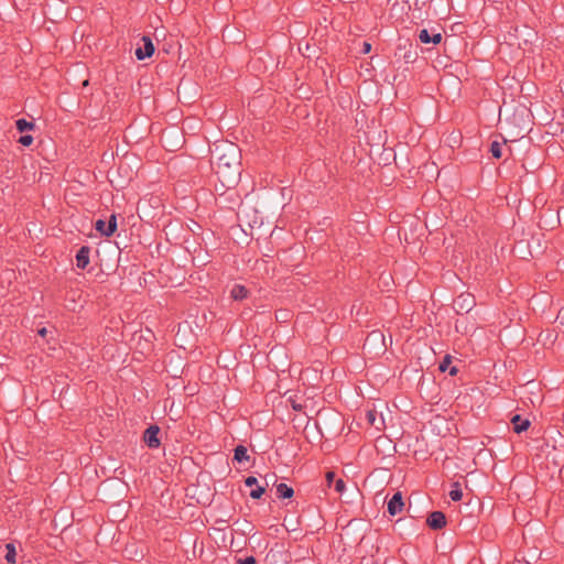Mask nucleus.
<instances>
[{
  "mask_svg": "<svg viewBox=\"0 0 564 564\" xmlns=\"http://www.w3.org/2000/svg\"><path fill=\"white\" fill-rule=\"evenodd\" d=\"M557 221L564 225V207L557 210Z\"/></svg>",
  "mask_w": 564,
  "mask_h": 564,
  "instance_id": "c85d7f7f",
  "label": "nucleus"
},
{
  "mask_svg": "<svg viewBox=\"0 0 564 564\" xmlns=\"http://www.w3.org/2000/svg\"><path fill=\"white\" fill-rule=\"evenodd\" d=\"M371 51V44L368 42H364L361 52L364 54H368Z\"/></svg>",
  "mask_w": 564,
  "mask_h": 564,
  "instance_id": "c756f323",
  "label": "nucleus"
},
{
  "mask_svg": "<svg viewBox=\"0 0 564 564\" xmlns=\"http://www.w3.org/2000/svg\"><path fill=\"white\" fill-rule=\"evenodd\" d=\"M33 137L31 134H23L19 138L18 142L23 147H30L33 143Z\"/></svg>",
  "mask_w": 564,
  "mask_h": 564,
  "instance_id": "b1692460",
  "label": "nucleus"
},
{
  "mask_svg": "<svg viewBox=\"0 0 564 564\" xmlns=\"http://www.w3.org/2000/svg\"><path fill=\"white\" fill-rule=\"evenodd\" d=\"M511 424L513 432L520 434L530 427L531 422L528 419H523L520 414H514L511 417Z\"/></svg>",
  "mask_w": 564,
  "mask_h": 564,
  "instance_id": "f8f14e48",
  "label": "nucleus"
},
{
  "mask_svg": "<svg viewBox=\"0 0 564 564\" xmlns=\"http://www.w3.org/2000/svg\"><path fill=\"white\" fill-rule=\"evenodd\" d=\"M448 369H449L448 373H449V376H452V377L456 376V375H457V372H458L457 367H451V368H448Z\"/></svg>",
  "mask_w": 564,
  "mask_h": 564,
  "instance_id": "7c9ffc66",
  "label": "nucleus"
},
{
  "mask_svg": "<svg viewBox=\"0 0 564 564\" xmlns=\"http://www.w3.org/2000/svg\"><path fill=\"white\" fill-rule=\"evenodd\" d=\"M238 564H256L257 560L254 556H247L245 558H239L237 561Z\"/></svg>",
  "mask_w": 564,
  "mask_h": 564,
  "instance_id": "393cba45",
  "label": "nucleus"
},
{
  "mask_svg": "<svg viewBox=\"0 0 564 564\" xmlns=\"http://www.w3.org/2000/svg\"><path fill=\"white\" fill-rule=\"evenodd\" d=\"M377 412L375 410H370V411H367L366 413V419H367V422L371 425V426H376L378 429V426L376 425V421H377Z\"/></svg>",
  "mask_w": 564,
  "mask_h": 564,
  "instance_id": "5701e85b",
  "label": "nucleus"
},
{
  "mask_svg": "<svg viewBox=\"0 0 564 564\" xmlns=\"http://www.w3.org/2000/svg\"><path fill=\"white\" fill-rule=\"evenodd\" d=\"M15 128L19 132L23 133L25 131L34 130L35 123L33 121H28L26 119L21 118L15 121Z\"/></svg>",
  "mask_w": 564,
  "mask_h": 564,
  "instance_id": "a211bd4d",
  "label": "nucleus"
},
{
  "mask_svg": "<svg viewBox=\"0 0 564 564\" xmlns=\"http://www.w3.org/2000/svg\"><path fill=\"white\" fill-rule=\"evenodd\" d=\"M289 401H290L291 406H292V409H293L294 411H297V412L302 411L303 405H302L301 403H297V402H296L294 399H292V398H290V399H289Z\"/></svg>",
  "mask_w": 564,
  "mask_h": 564,
  "instance_id": "cd10ccee",
  "label": "nucleus"
},
{
  "mask_svg": "<svg viewBox=\"0 0 564 564\" xmlns=\"http://www.w3.org/2000/svg\"><path fill=\"white\" fill-rule=\"evenodd\" d=\"M265 492V487L263 486H252V490L250 491V497L252 499H260Z\"/></svg>",
  "mask_w": 564,
  "mask_h": 564,
  "instance_id": "412c9836",
  "label": "nucleus"
},
{
  "mask_svg": "<svg viewBox=\"0 0 564 564\" xmlns=\"http://www.w3.org/2000/svg\"><path fill=\"white\" fill-rule=\"evenodd\" d=\"M215 173L224 187L236 186L241 175L240 149L228 143L216 149Z\"/></svg>",
  "mask_w": 564,
  "mask_h": 564,
  "instance_id": "f257e3e1",
  "label": "nucleus"
},
{
  "mask_svg": "<svg viewBox=\"0 0 564 564\" xmlns=\"http://www.w3.org/2000/svg\"><path fill=\"white\" fill-rule=\"evenodd\" d=\"M318 420L315 421L314 425L318 430L319 434L325 437V434H336L341 425V416L337 412H318Z\"/></svg>",
  "mask_w": 564,
  "mask_h": 564,
  "instance_id": "f03ea898",
  "label": "nucleus"
},
{
  "mask_svg": "<svg viewBox=\"0 0 564 564\" xmlns=\"http://www.w3.org/2000/svg\"><path fill=\"white\" fill-rule=\"evenodd\" d=\"M161 429L156 424H151L149 427L145 429L142 435V440L144 444L151 448L155 449L161 446V438H160Z\"/></svg>",
  "mask_w": 564,
  "mask_h": 564,
  "instance_id": "20e7f679",
  "label": "nucleus"
},
{
  "mask_svg": "<svg viewBox=\"0 0 564 564\" xmlns=\"http://www.w3.org/2000/svg\"><path fill=\"white\" fill-rule=\"evenodd\" d=\"M249 290L242 284H235L230 290V297L234 301H243L249 296Z\"/></svg>",
  "mask_w": 564,
  "mask_h": 564,
  "instance_id": "4468645a",
  "label": "nucleus"
},
{
  "mask_svg": "<svg viewBox=\"0 0 564 564\" xmlns=\"http://www.w3.org/2000/svg\"><path fill=\"white\" fill-rule=\"evenodd\" d=\"M454 308L457 314L468 313L476 305L475 296L470 293H462L454 300Z\"/></svg>",
  "mask_w": 564,
  "mask_h": 564,
  "instance_id": "39448f33",
  "label": "nucleus"
},
{
  "mask_svg": "<svg viewBox=\"0 0 564 564\" xmlns=\"http://www.w3.org/2000/svg\"><path fill=\"white\" fill-rule=\"evenodd\" d=\"M326 484L328 487H332L334 485V488L338 494H341L346 486L345 481L341 478H336L334 471L326 473Z\"/></svg>",
  "mask_w": 564,
  "mask_h": 564,
  "instance_id": "ddd939ff",
  "label": "nucleus"
},
{
  "mask_svg": "<svg viewBox=\"0 0 564 564\" xmlns=\"http://www.w3.org/2000/svg\"><path fill=\"white\" fill-rule=\"evenodd\" d=\"M6 550H7V553H6V561L9 563V564H15L17 563V550H15V546L13 543H7L6 544Z\"/></svg>",
  "mask_w": 564,
  "mask_h": 564,
  "instance_id": "6ab92c4d",
  "label": "nucleus"
},
{
  "mask_svg": "<svg viewBox=\"0 0 564 564\" xmlns=\"http://www.w3.org/2000/svg\"><path fill=\"white\" fill-rule=\"evenodd\" d=\"M117 216L116 214H112L108 221H105L102 219H98L96 223H95V229L101 235V236H105V237H111L116 230H117Z\"/></svg>",
  "mask_w": 564,
  "mask_h": 564,
  "instance_id": "423d86ee",
  "label": "nucleus"
},
{
  "mask_svg": "<svg viewBox=\"0 0 564 564\" xmlns=\"http://www.w3.org/2000/svg\"><path fill=\"white\" fill-rule=\"evenodd\" d=\"M248 449L243 445H237L234 449V460L241 464L245 460H249Z\"/></svg>",
  "mask_w": 564,
  "mask_h": 564,
  "instance_id": "dca6fc26",
  "label": "nucleus"
},
{
  "mask_svg": "<svg viewBox=\"0 0 564 564\" xmlns=\"http://www.w3.org/2000/svg\"><path fill=\"white\" fill-rule=\"evenodd\" d=\"M449 497L453 501H459L462 500L463 498V491H462V488H460V485L459 482H454L452 485V489L449 491Z\"/></svg>",
  "mask_w": 564,
  "mask_h": 564,
  "instance_id": "aec40b11",
  "label": "nucleus"
},
{
  "mask_svg": "<svg viewBox=\"0 0 564 564\" xmlns=\"http://www.w3.org/2000/svg\"><path fill=\"white\" fill-rule=\"evenodd\" d=\"M90 247L82 246L76 253V267L85 270L89 264Z\"/></svg>",
  "mask_w": 564,
  "mask_h": 564,
  "instance_id": "9d476101",
  "label": "nucleus"
},
{
  "mask_svg": "<svg viewBox=\"0 0 564 564\" xmlns=\"http://www.w3.org/2000/svg\"><path fill=\"white\" fill-rule=\"evenodd\" d=\"M419 40L422 44H438L442 41V34L440 32L437 33H430L429 30L422 29L419 32Z\"/></svg>",
  "mask_w": 564,
  "mask_h": 564,
  "instance_id": "9b49d317",
  "label": "nucleus"
},
{
  "mask_svg": "<svg viewBox=\"0 0 564 564\" xmlns=\"http://www.w3.org/2000/svg\"><path fill=\"white\" fill-rule=\"evenodd\" d=\"M171 134H176V137H177L178 141H181V140L183 139L182 134H181L177 130H175V129H171V130H169V131H165V132L163 133V138L169 137V135H171Z\"/></svg>",
  "mask_w": 564,
  "mask_h": 564,
  "instance_id": "bb28decb",
  "label": "nucleus"
},
{
  "mask_svg": "<svg viewBox=\"0 0 564 564\" xmlns=\"http://www.w3.org/2000/svg\"><path fill=\"white\" fill-rule=\"evenodd\" d=\"M142 46L135 48L134 55L137 59L143 61L154 54V44L148 35L141 37Z\"/></svg>",
  "mask_w": 564,
  "mask_h": 564,
  "instance_id": "0eeeda50",
  "label": "nucleus"
},
{
  "mask_svg": "<svg viewBox=\"0 0 564 564\" xmlns=\"http://www.w3.org/2000/svg\"><path fill=\"white\" fill-rule=\"evenodd\" d=\"M275 489H276V497L279 499H290L294 495L293 488L290 487L289 485H286L285 482L275 484Z\"/></svg>",
  "mask_w": 564,
  "mask_h": 564,
  "instance_id": "2eb2a0df",
  "label": "nucleus"
},
{
  "mask_svg": "<svg viewBox=\"0 0 564 564\" xmlns=\"http://www.w3.org/2000/svg\"><path fill=\"white\" fill-rule=\"evenodd\" d=\"M404 508L403 496L401 491H397L387 502V511L391 517L402 512Z\"/></svg>",
  "mask_w": 564,
  "mask_h": 564,
  "instance_id": "6e6552de",
  "label": "nucleus"
},
{
  "mask_svg": "<svg viewBox=\"0 0 564 564\" xmlns=\"http://www.w3.org/2000/svg\"><path fill=\"white\" fill-rule=\"evenodd\" d=\"M446 523V516L442 511H432L426 519V524L432 530H441Z\"/></svg>",
  "mask_w": 564,
  "mask_h": 564,
  "instance_id": "1a4fd4ad",
  "label": "nucleus"
},
{
  "mask_svg": "<svg viewBox=\"0 0 564 564\" xmlns=\"http://www.w3.org/2000/svg\"><path fill=\"white\" fill-rule=\"evenodd\" d=\"M245 485H246L247 487L257 486V485H258V479H257L254 476H248V477L245 479Z\"/></svg>",
  "mask_w": 564,
  "mask_h": 564,
  "instance_id": "a878e982",
  "label": "nucleus"
},
{
  "mask_svg": "<svg viewBox=\"0 0 564 564\" xmlns=\"http://www.w3.org/2000/svg\"><path fill=\"white\" fill-rule=\"evenodd\" d=\"M225 188H226L225 192L220 193L216 197V204L220 208H227V209H230V210H235V208L240 206V204H241L240 195L238 194V192L235 188V186H232V187H225Z\"/></svg>",
  "mask_w": 564,
  "mask_h": 564,
  "instance_id": "7ed1b4c3",
  "label": "nucleus"
},
{
  "mask_svg": "<svg viewBox=\"0 0 564 564\" xmlns=\"http://www.w3.org/2000/svg\"><path fill=\"white\" fill-rule=\"evenodd\" d=\"M451 364H452V356L451 355H446L443 358V360L440 362L438 370L441 372H445L449 368Z\"/></svg>",
  "mask_w": 564,
  "mask_h": 564,
  "instance_id": "4be33fe9",
  "label": "nucleus"
},
{
  "mask_svg": "<svg viewBox=\"0 0 564 564\" xmlns=\"http://www.w3.org/2000/svg\"><path fill=\"white\" fill-rule=\"evenodd\" d=\"M37 334L41 336V337H45L46 334H47V329L45 327L41 328L37 330Z\"/></svg>",
  "mask_w": 564,
  "mask_h": 564,
  "instance_id": "2f4dec72",
  "label": "nucleus"
},
{
  "mask_svg": "<svg viewBox=\"0 0 564 564\" xmlns=\"http://www.w3.org/2000/svg\"><path fill=\"white\" fill-rule=\"evenodd\" d=\"M506 143V139H502V141H498V140H494L491 143H490V148H489V152L491 153V156L494 159H501L502 156V144Z\"/></svg>",
  "mask_w": 564,
  "mask_h": 564,
  "instance_id": "f3484780",
  "label": "nucleus"
}]
</instances>
